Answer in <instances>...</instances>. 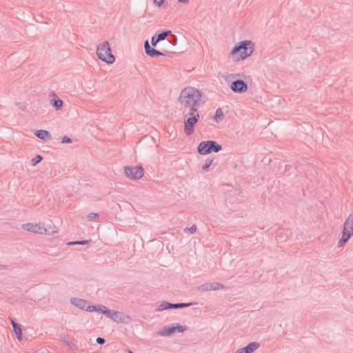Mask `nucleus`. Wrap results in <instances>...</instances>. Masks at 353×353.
<instances>
[{
	"label": "nucleus",
	"mask_w": 353,
	"mask_h": 353,
	"mask_svg": "<svg viewBox=\"0 0 353 353\" xmlns=\"http://www.w3.org/2000/svg\"><path fill=\"white\" fill-rule=\"evenodd\" d=\"M202 92L192 88L188 87L182 90L179 97V101L183 108V112L192 110H198L201 106Z\"/></svg>",
	"instance_id": "obj_1"
},
{
	"label": "nucleus",
	"mask_w": 353,
	"mask_h": 353,
	"mask_svg": "<svg viewBox=\"0 0 353 353\" xmlns=\"http://www.w3.org/2000/svg\"><path fill=\"white\" fill-rule=\"evenodd\" d=\"M253 43L252 41L245 40L239 42L236 45L230 52L234 61H239L245 59L253 53Z\"/></svg>",
	"instance_id": "obj_2"
},
{
	"label": "nucleus",
	"mask_w": 353,
	"mask_h": 353,
	"mask_svg": "<svg viewBox=\"0 0 353 353\" xmlns=\"http://www.w3.org/2000/svg\"><path fill=\"white\" fill-rule=\"evenodd\" d=\"M184 114V132L187 135H190L193 133L194 125L198 122L199 119V114L196 110H191L183 112Z\"/></svg>",
	"instance_id": "obj_3"
},
{
	"label": "nucleus",
	"mask_w": 353,
	"mask_h": 353,
	"mask_svg": "<svg viewBox=\"0 0 353 353\" xmlns=\"http://www.w3.org/2000/svg\"><path fill=\"white\" fill-rule=\"evenodd\" d=\"M22 228L24 230L40 234H49L52 235L57 231L55 230V227H51L49 225L48 228L44 226L43 223H28L22 225Z\"/></svg>",
	"instance_id": "obj_4"
},
{
	"label": "nucleus",
	"mask_w": 353,
	"mask_h": 353,
	"mask_svg": "<svg viewBox=\"0 0 353 353\" xmlns=\"http://www.w3.org/2000/svg\"><path fill=\"white\" fill-rule=\"evenodd\" d=\"M97 54L99 59L110 64L115 61V57L112 53V50L108 41H104L97 46Z\"/></svg>",
	"instance_id": "obj_5"
},
{
	"label": "nucleus",
	"mask_w": 353,
	"mask_h": 353,
	"mask_svg": "<svg viewBox=\"0 0 353 353\" xmlns=\"http://www.w3.org/2000/svg\"><path fill=\"white\" fill-rule=\"evenodd\" d=\"M222 146L215 141H203L199 143L197 152L201 155H206L212 152H219Z\"/></svg>",
	"instance_id": "obj_6"
},
{
	"label": "nucleus",
	"mask_w": 353,
	"mask_h": 353,
	"mask_svg": "<svg viewBox=\"0 0 353 353\" xmlns=\"http://www.w3.org/2000/svg\"><path fill=\"white\" fill-rule=\"evenodd\" d=\"M125 176L131 180H137L141 179L144 174V169L141 165L133 167L126 166L124 168Z\"/></svg>",
	"instance_id": "obj_7"
},
{
	"label": "nucleus",
	"mask_w": 353,
	"mask_h": 353,
	"mask_svg": "<svg viewBox=\"0 0 353 353\" xmlns=\"http://www.w3.org/2000/svg\"><path fill=\"white\" fill-rule=\"evenodd\" d=\"M185 330L186 327L179 323H174L170 326H165L162 330L157 332V335L161 336H169L176 332L182 333Z\"/></svg>",
	"instance_id": "obj_8"
},
{
	"label": "nucleus",
	"mask_w": 353,
	"mask_h": 353,
	"mask_svg": "<svg viewBox=\"0 0 353 353\" xmlns=\"http://www.w3.org/2000/svg\"><path fill=\"white\" fill-rule=\"evenodd\" d=\"M104 315L112 319L116 323H125L130 319L128 315H124L123 313L116 311L110 310L108 308L104 310Z\"/></svg>",
	"instance_id": "obj_9"
},
{
	"label": "nucleus",
	"mask_w": 353,
	"mask_h": 353,
	"mask_svg": "<svg viewBox=\"0 0 353 353\" xmlns=\"http://www.w3.org/2000/svg\"><path fill=\"white\" fill-rule=\"evenodd\" d=\"M193 305V303H171L167 301H163L157 307V311H163L168 309H179L184 308Z\"/></svg>",
	"instance_id": "obj_10"
},
{
	"label": "nucleus",
	"mask_w": 353,
	"mask_h": 353,
	"mask_svg": "<svg viewBox=\"0 0 353 353\" xmlns=\"http://www.w3.org/2000/svg\"><path fill=\"white\" fill-rule=\"evenodd\" d=\"M225 287L223 284L213 282V283H205L197 287V290L199 292L216 290L220 289H225Z\"/></svg>",
	"instance_id": "obj_11"
},
{
	"label": "nucleus",
	"mask_w": 353,
	"mask_h": 353,
	"mask_svg": "<svg viewBox=\"0 0 353 353\" xmlns=\"http://www.w3.org/2000/svg\"><path fill=\"white\" fill-rule=\"evenodd\" d=\"M230 89L236 93H242L245 92L248 90L247 83L241 80L237 79L233 81L230 84Z\"/></svg>",
	"instance_id": "obj_12"
},
{
	"label": "nucleus",
	"mask_w": 353,
	"mask_h": 353,
	"mask_svg": "<svg viewBox=\"0 0 353 353\" xmlns=\"http://www.w3.org/2000/svg\"><path fill=\"white\" fill-rule=\"evenodd\" d=\"M70 302L72 305L83 310L88 311L90 308V303L83 299L72 297Z\"/></svg>",
	"instance_id": "obj_13"
},
{
	"label": "nucleus",
	"mask_w": 353,
	"mask_h": 353,
	"mask_svg": "<svg viewBox=\"0 0 353 353\" xmlns=\"http://www.w3.org/2000/svg\"><path fill=\"white\" fill-rule=\"evenodd\" d=\"M144 48L145 54L151 57H158L164 55L162 52L151 47L148 40L145 41L144 42Z\"/></svg>",
	"instance_id": "obj_14"
},
{
	"label": "nucleus",
	"mask_w": 353,
	"mask_h": 353,
	"mask_svg": "<svg viewBox=\"0 0 353 353\" xmlns=\"http://www.w3.org/2000/svg\"><path fill=\"white\" fill-rule=\"evenodd\" d=\"M260 347V343L258 342H252L246 346L237 350L235 353H253Z\"/></svg>",
	"instance_id": "obj_15"
},
{
	"label": "nucleus",
	"mask_w": 353,
	"mask_h": 353,
	"mask_svg": "<svg viewBox=\"0 0 353 353\" xmlns=\"http://www.w3.org/2000/svg\"><path fill=\"white\" fill-rule=\"evenodd\" d=\"M343 232L353 235V214L349 215L343 225Z\"/></svg>",
	"instance_id": "obj_16"
},
{
	"label": "nucleus",
	"mask_w": 353,
	"mask_h": 353,
	"mask_svg": "<svg viewBox=\"0 0 353 353\" xmlns=\"http://www.w3.org/2000/svg\"><path fill=\"white\" fill-rule=\"evenodd\" d=\"M10 320L11 321L13 331L16 334L17 339L19 341H21L23 338V331L22 329L21 328V325L19 323H16L14 319L10 317Z\"/></svg>",
	"instance_id": "obj_17"
},
{
	"label": "nucleus",
	"mask_w": 353,
	"mask_h": 353,
	"mask_svg": "<svg viewBox=\"0 0 353 353\" xmlns=\"http://www.w3.org/2000/svg\"><path fill=\"white\" fill-rule=\"evenodd\" d=\"M34 135L41 140L47 141L52 138L50 132L45 130H38L34 132Z\"/></svg>",
	"instance_id": "obj_18"
},
{
	"label": "nucleus",
	"mask_w": 353,
	"mask_h": 353,
	"mask_svg": "<svg viewBox=\"0 0 353 353\" xmlns=\"http://www.w3.org/2000/svg\"><path fill=\"white\" fill-rule=\"evenodd\" d=\"M55 98L50 101L51 105L55 108L56 110H60L63 107V102L61 99L57 98V96L54 94Z\"/></svg>",
	"instance_id": "obj_19"
},
{
	"label": "nucleus",
	"mask_w": 353,
	"mask_h": 353,
	"mask_svg": "<svg viewBox=\"0 0 353 353\" xmlns=\"http://www.w3.org/2000/svg\"><path fill=\"white\" fill-rule=\"evenodd\" d=\"M107 307L101 305H90V308L88 312H97L104 314V310H106Z\"/></svg>",
	"instance_id": "obj_20"
},
{
	"label": "nucleus",
	"mask_w": 353,
	"mask_h": 353,
	"mask_svg": "<svg viewBox=\"0 0 353 353\" xmlns=\"http://www.w3.org/2000/svg\"><path fill=\"white\" fill-rule=\"evenodd\" d=\"M172 35L171 30L162 31L160 33L155 34V37L159 41L165 40L168 36Z\"/></svg>",
	"instance_id": "obj_21"
},
{
	"label": "nucleus",
	"mask_w": 353,
	"mask_h": 353,
	"mask_svg": "<svg viewBox=\"0 0 353 353\" xmlns=\"http://www.w3.org/2000/svg\"><path fill=\"white\" fill-rule=\"evenodd\" d=\"M351 236H352L351 234H347V233L343 232L342 236L340 239V240L339 241L338 246L339 247L342 246L350 239Z\"/></svg>",
	"instance_id": "obj_22"
},
{
	"label": "nucleus",
	"mask_w": 353,
	"mask_h": 353,
	"mask_svg": "<svg viewBox=\"0 0 353 353\" xmlns=\"http://www.w3.org/2000/svg\"><path fill=\"white\" fill-rule=\"evenodd\" d=\"M223 117V113L221 108H218L216 110L215 115L213 117L214 121H215L216 123H219L220 121H222Z\"/></svg>",
	"instance_id": "obj_23"
},
{
	"label": "nucleus",
	"mask_w": 353,
	"mask_h": 353,
	"mask_svg": "<svg viewBox=\"0 0 353 353\" xmlns=\"http://www.w3.org/2000/svg\"><path fill=\"white\" fill-rule=\"evenodd\" d=\"M43 159V157L39 155V154H37L34 158H33L32 160H31V165L32 166H35L37 165L39 163H40Z\"/></svg>",
	"instance_id": "obj_24"
},
{
	"label": "nucleus",
	"mask_w": 353,
	"mask_h": 353,
	"mask_svg": "<svg viewBox=\"0 0 353 353\" xmlns=\"http://www.w3.org/2000/svg\"><path fill=\"white\" fill-rule=\"evenodd\" d=\"M99 218V214L90 212L88 214L87 219L89 221H94Z\"/></svg>",
	"instance_id": "obj_25"
},
{
	"label": "nucleus",
	"mask_w": 353,
	"mask_h": 353,
	"mask_svg": "<svg viewBox=\"0 0 353 353\" xmlns=\"http://www.w3.org/2000/svg\"><path fill=\"white\" fill-rule=\"evenodd\" d=\"M213 161H214L213 159L206 161V162L202 166V170L203 171H207L208 169L210 168V166L212 165Z\"/></svg>",
	"instance_id": "obj_26"
},
{
	"label": "nucleus",
	"mask_w": 353,
	"mask_h": 353,
	"mask_svg": "<svg viewBox=\"0 0 353 353\" xmlns=\"http://www.w3.org/2000/svg\"><path fill=\"white\" fill-rule=\"evenodd\" d=\"M88 243V240H83V241H70L68 244V245H85Z\"/></svg>",
	"instance_id": "obj_27"
},
{
	"label": "nucleus",
	"mask_w": 353,
	"mask_h": 353,
	"mask_svg": "<svg viewBox=\"0 0 353 353\" xmlns=\"http://www.w3.org/2000/svg\"><path fill=\"white\" fill-rule=\"evenodd\" d=\"M185 232L189 231L191 234H194L196 231V226L195 225H192L190 228H186L183 230Z\"/></svg>",
	"instance_id": "obj_28"
},
{
	"label": "nucleus",
	"mask_w": 353,
	"mask_h": 353,
	"mask_svg": "<svg viewBox=\"0 0 353 353\" xmlns=\"http://www.w3.org/2000/svg\"><path fill=\"white\" fill-rule=\"evenodd\" d=\"M160 42L157 38L154 35L151 39V45L152 47H156L158 43Z\"/></svg>",
	"instance_id": "obj_29"
},
{
	"label": "nucleus",
	"mask_w": 353,
	"mask_h": 353,
	"mask_svg": "<svg viewBox=\"0 0 353 353\" xmlns=\"http://www.w3.org/2000/svg\"><path fill=\"white\" fill-rule=\"evenodd\" d=\"M177 42V38L175 35H172L170 40H169V43L172 44V46H175Z\"/></svg>",
	"instance_id": "obj_30"
},
{
	"label": "nucleus",
	"mask_w": 353,
	"mask_h": 353,
	"mask_svg": "<svg viewBox=\"0 0 353 353\" xmlns=\"http://www.w3.org/2000/svg\"><path fill=\"white\" fill-rule=\"evenodd\" d=\"M62 143H72V139L67 136H64L62 139Z\"/></svg>",
	"instance_id": "obj_31"
},
{
	"label": "nucleus",
	"mask_w": 353,
	"mask_h": 353,
	"mask_svg": "<svg viewBox=\"0 0 353 353\" xmlns=\"http://www.w3.org/2000/svg\"><path fill=\"white\" fill-rule=\"evenodd\" d=\"M153 3L158 7H160L164 3V0H153Z\"/></svg>",
	"instance_id": "obj_32"
},
{
	"label": "nucleus",
	"mask_w": 353,
	"mask_h": 353,
	"mask_svg": "<svg viewBox=\"0 0 353 353\" xmlns=\"http://www.w3.org/2000/svg\"><path fill=\"white\" fill-rule=\"evenodd\" d=\"M96 341H97V343L98 344H100V345H103V344H104V343H105V340L103 338H101V337H98V338H97V340H96Z\"/></svg>",
	"instance_id": "obj_33"
},
{
	"label": "nucleus",
	"mask_w": 353,
	"mask_h": 353,
	"mask_svg": "<svg viewBox=\"0 0 353 353\" xmlns=\"http://www.w3.org/2000/svg\"><path fill=\"white\" fill-rule=\"evenodd\" d=\"M17 105L19 107V108L23 111H26V107L23 105L21 103H17Z\"/></svg>",
	"instance_id": "obj_34"
},
{
	"label": "nucleus",
	"mask_w": 353,
	"mask_h": 353,
	"mask_svg": "<svg viewBox=\"0 0 353 353\" xmlns=\"http://www.w3.org/2000/svg\"><path fill=\"white\" fill-rule=\"evenodd\" d=\"M163 50L165 52H168V53H174L175 51L174 50L173 48H171L170 49V48H164L163 49Z\"/></svg>",
	"instance_id": "obj_35"
},
{
	"label": "nucleus",
	"mask_w": 353,
	"mask_h": 353,
	"mask_svg": "<svg viewBox=\"0 0 353 353\" xmlns=\"http://www.w3.org/2000/svg\"><path fill=\"white\" fill-rule=\"evenodd\" d=\"M228 192H233L234 194H239L240 192L238 189H234V188H232L231 190H228Z\"/></svg>",
	"instance_id": "obj_36"
},
{
	"label": "nucleus",
	"mask_w": 353,
	"mask_h": 353,
	"mask_svg": "<svg viewBox=\"0 0 353 353\" xmlns=\"http://www.w3.org/2000/svg\"><path fill=\"white\" fill-rule=\"evenodd\" d=\"M7 269H8L7 265H0V270H7Z\"/></svg>",
	"instance_id": "obj_37"
},
{
	"label": "nucleus",
	"mask_w": 353,
	"mask_h": 353,
	"mask_svg": "<svg viewBox=\"0 0 353 353\" xmlns=\"http://www.w3.org/2000/svg\"><path fill=\"white\" fill-rule=\"evenodd\" d=\"M181 3H187L189 0H178Z\"/></svg>",
	"instance_id": "obj_38"
},
{
	"label": "nucleus",
	"mask_w": 353,
	"mask_h": 353,
	"mask_svg": "<svg viewBox=\"0 0 353 353\" xmlns=\"http://www.w3.org/2000/svg\"><path fill=\"white\" fill-rule=\"evenodd\" d=\"M242 50H239V55L242 52Z\"/></svg>",
	"instance_id": "obj_39"
}]
</instances>
